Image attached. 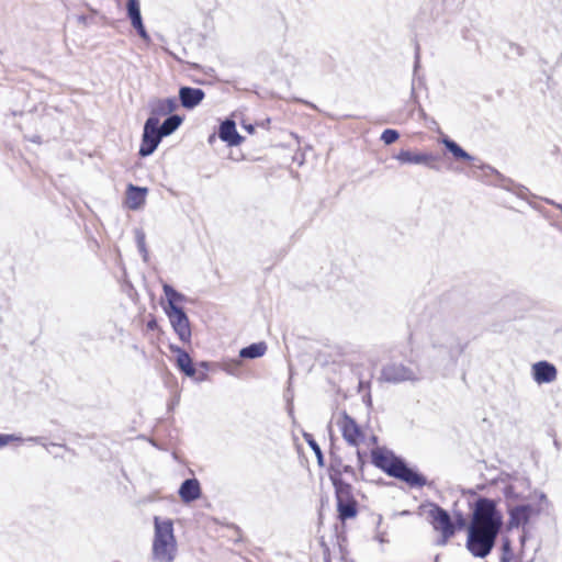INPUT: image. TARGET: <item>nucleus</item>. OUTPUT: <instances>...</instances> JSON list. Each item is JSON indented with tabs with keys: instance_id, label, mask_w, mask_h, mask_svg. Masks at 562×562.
<instances>
[{
	"instance_id": "nucleus-1",
	"label": "nucleus",
	"mask_w": 562,
	"mask_h": 562,
	"mask_svg": "<svg viewBox=\"0 0 562 562\" xmlns=\"http://www.w3.org/2000/svg\"><path fill=\"white\" fill-rule=\"evenodd\" d=\"M503 525L502 514L490 498H480L475 504L468 528L467 549L475 558L487 557L494 548Z\"/></svg>"
},
{
	"instance_id": "nucleus-2",
	"label": "nucleus",
	"mask_w": 562,
	"mask_h": 562,
	"mask_svg": "<svg viewBox=\"0 0 562 562\" xmlns=\"http://www.w3.org/2000/svg\"><path fill=\"white\" fill-rule=\"evenodd\" d=\"M178 557V542L173 521L169 518L154 517V537L151 543L153 562H175Z\"/></svg>"
},
{
	"instance_id": "nucleus-3",
	"label": "nucleus",
	"mask_w": 562,
	"mask_h": 562,
	"mask_svg": "<svg viewBox=\"0 0 562 562\" xmlns=\"http://www.w3.org/2000/svg\"><path fill=\"white\" fill-rule=\"evenodd\" d=\"M372 462L390 476L404 481L411 487H423L428 484L424 475L408 468L401 459L389 451L373 450Z\"/></svg>"
},
{
	"instance_id": "nucleus-4",
	"label": "nucleus",
	"mask_w": 562,
	"mask_h": 562,
	"mask_svg": "<svg viewBox=\"0 0 562 562\" xmlns=\"http://www.w3.org/2000/svg\"><path fill=\"white\" fill-rule=\"evenodd\" d=\"M508 513V522L507 528L509 530L514 528H521L522 535L520 537L521 544L525 543L527 539V526L532 522V520L537 519L541 514L540 506L532 504H510L507 508Z\"/></svg>"
},
{
	"instance_id": "nucleus-5",
	"label": "nucleus",
	"mask_w": 562,
	"mask_h": 562,
	"mask_svg": "<svg viewBox=\"0 0 562 562\" xmlns=\"http://www.w3.org/2000/svg\"><path fill=\"white\" fill-rule=\"evenodd\" d=\"M427 506L429 507L428 520L434 530L440 533L437 544L446 546L449 539L454 536L456 526L446 509L435 503H429Z\"/></svg>"
},
{
	"instance_id": "nucleus-6",
	"label": "nucleus",
	"mask_w": 562,
	"mask_h": 562,
	"mask_svg": "<svg viewBox=\"0 0 562 562\" xmlns=\"http://www.w3.org/2000/svg\"><path fill=\"white\" fill-rule=\"evenodd\" d=\"M381 379L389 383L417 382L422 379V372L401 362H390L382 368Z\"/></svg>"
},
{
	"instance_id": "nucleus-7",
	"label": "nucleus",
	"mask_w": 562,
	"mask_h": 562,
	"mask_svg": "<svg viewBox=\"0 0 562 562\" xmlns=\"http://www.w3.org/2000/svg\"><path fill=\"white\" fill-rule=\"evenodd\" d=\"M160 119L157 113L154 112L151 116L147 119L144 125L142 144L139 147V156L147 157L151 155L158 147L162 135L159 128Z\"/></svg>"
},
{
	"instance_id": "nucleus-8",
	"label": "nucleus",
	"mask_w": 562,
	"mask_h": 562,
	"mask_svg": "<svg viewBox=\"0 0 562 562\" xmlns=\"http://www.w3.org/2000/svg\"><path fill=\"white\" fill-rule=\"evenodd\" d=\"M335 487L337 510L339 518L345 521L357 516V501L352 494V486L348 483L333 484Z\"/></svg>"
},
{
	"instance_id": "nucleus-9",
	"label": "nucleus",
	"mask_w": 562,
	"mask_h": 562,
	"mask_svg": "<svg viewBox=\"0 0 562 562\" xmlns=\"http://www.w3.org/2000/svg\"><path fill=\"white\" fill-rule=\"evenodd\" d=\"M336 425L348 445L358 447L364 440V434L360 426L346 412L338 414Z\"/></svg>"
},
{
	"instance_id": "nucleus-10",
	"label": "nucleus",
	"mask_w": 562,
	"mask_h": 562,
	"mask_svg": "<svg viewBox=\"0 0 562 562\" xmlns=\"http://www.w3.org/2000/svg\"><path fill=\"white\" fill-rule=\"evenodd\" d=\"M166 314L179 339L183 342H189L191 339V328L184 311L182 308H173V311H167Z\"/></svg>"
},
{
	"instance_id": "nucleus-11",
	"label": "nucleus",
	"mask_w": 562,
	"mask_h": 562,
	"mask_svg": "<svg viewBox=\"0 0 562 562\" xmlns=\"http://www.w3.org/2000/svg\"><path fill=\"white\" fill-rule=\"evenodd\" d=\"M531 375L537 384H549L557 380L558 370L554 364L542 360L532 364Z\"/></svg>"
},
{
	"instance_id": "nucleus-12",
	"label": "nucleus",
	"mask_w": 562,
	"mask_h": 562,
	"mask_svg": "<svg viewBox=\"0 0 562 562\" xmlns=\"http://www.w3.org/2000/svg\"><path fill=\"white\" fill-rule=\"evenodd\" d=\"M328 471H329V479L333 484H338V482L346 483L342 480L344 474L350 475L351 477H356L355 469L350 464L345 463L342 461V459L335 453L330 454V462H329Z\"/></svg>"
},
{
	"instance_id": "nucleus-13",
	"label": "nucleus",
	"mask_w": 562,
	"mask_h": 562,
	"mask_svg": "<svg viewBox=\"0 0 562 562\" xmlns=\"http://www.w3.org/2000/svg\"><path fill=\"white\" fill-rule=\"evenodd\" d=\"M218 138L228 147L239 146L244 142V137L237 132L236 123L232 119L224 120L217 131Z\"/></svg>"
},
{
	"instance_id": "nucleus-14",
	"label": "nucleus",
	"mask_w": 562,
	"mask_h": 562,
	"mask_svg": "<svg viewBox=\"0 0 562 562\" xmlns=\"http://www.w3.org/2000/svg\"><path fill=\"white\" fill-rule=\"evenodd\" d=\"M395 158L403 165H429L435 159L431 154L411 150H401Z\"/></svg>"
},
{
	"instance_id": "nucleus-15",
	"label": "nucleus",
	"mask_w": 562,
	"mask_h": 562,
	"mask_svg": "<svg viewBox=\"0 0 562 562\" xmlns=\"http://www.w3.org/2000/svg\"><path fill=\"white\" fill-rule=\"evenodd\" d=\"M179 496L184 503H191L201 496L200 483L196 479L183 481L179 488Z\"/></svg>"
},
{
	"instance_id": "nucleus-16",
	"label": "nucleus",
	"mask_w": 562,
	"mask_h": 562,
	"mask_svg": "<svg viewBox=\"0 0 562 562\" xmlns=\"http://www.w3.org/2000/svg\"><path fill=\"white\" fill-rule=\"evenodd\" d=\"M204 95V91L200 88L181 87L179 90L180 105H199Z\"/></svg>"
},
{
	"instance_id": "nucleus-17",
	"label": "nucleus",
	"mask_w": 562,
	"mask_h": 562,
	"mask_svg": "<svg viewBox=\"0 0 562 562\" xmlns=\"http://www.w3.org/2000/svg\"><path fill=\"white\" fill-rule=\"evenodd\" d=\"M169 348L172 352L177 353V364L179 369L183 371L188 376H193L195 374V369L189 353L175 345H170Z\"/></svg>"
},
{
	"instance_id": "nucleus-18",
	"label": "nucleus",
	"mask_w": 562,
	"mask_h": 562,
	"mask_svg": "<svg viewBox=\"0 0 562 562\" xmlns=\"http://www.w3.org/2000/svg\"><path fill=\"white\" fill-rule=\"evenodd\" d=\"M147 193L146 188L128 186L127 189V205L131 210H137L145 203V196Z\"/></svg>"
},
{
	"instance_id": "nucleus-19",
	"label": "nucleus",
	"mask_w": 562,
	"mask_h": 562,
	"mask_svg": "<svg viewBox=\"0 0 562 562\" xmlns=\"http://www.w3.org/2000/svg\"><path fill=\"white\" fill-rule=\"evenodd\" d=\"M162 290L165 293V296L168 301V306L165 307V312L167 311H173V308H181L178 303H182L186 301V296L178 291H176L171 285L165 283L162 285Z\"/></svg>"
},
{
	"instance_id": "nucleus-20",
	"label": "nucleus",
	"mask_w": 562,
	"mask_h": 562,
	"mask_svg": "<svg viewBox=\"0 0 562 562\" xmlns=\"http://www.w3.org/2000/svg\"><path fill=\"white\" fill-rule=\"evenodd\" d=\"M267 351V345L265 342L251 344L248 347L243 348L239 351V356L246 359H255L262 357Z\"/></svg>"
},
{
	"instance_id": "nucleus-21",
	"label": "nucleus",
	"mask_w": 562,
	"mask_h": 562,
	"mask_svg": "<svg viewBox=\"0 0 562 562\" xmlns=\"http://www.w3.org/2000/svg\"><path fill=\"white\" fill-rule=\"evenodd\" d=\"M519 482H513L505 486L504 496L507 502V506L510 504H517L518 501H524L526 497L519 491Z\"/></svg>"
},
{
	"instance_id": "nucleus-22",
	"label": "nucleus",
	"mask_w": 562,
	"mask_h": 562,
	"mask_svg": "<svg viewBox=\"0 0 562 562\" xmlns=\"http://www.w3.org/2000/svg\"><path fill=\"white\" fill-rule=\"evenodd\" d=\"M183 119L180 115L173 114L168 116L162 124L159 123V128L162 137L172 134L182 123Z\"/></svg>"
},
{
	"instance_id": "nucleus-23",
	"label": "nucleus",
	"mask_w": 562,
	"mask_h": 562,
	"mask_svg": "<svg viewBox=\"0 0 562 562\" xmlns=\"http://www.w3.org/2000/svg\"><path fill=\"white\" fill-rule=\"evenodd\" d=\"M442 144L446 146V148L454 156L456 159H463L472 161L474 160V157L469 155L464 149H462L456 142L452 139L445 137L442 139Z\"/></svg>"
},
{
	"instance_id": "nucleus-24",
	"label": "nucleus",
	"mask_w": 562,
	"mask_h": 562,
	"mask_svg": "<svg viewBox=\"0 0 562 562\" xmlns=\"http://www.w3.org/2000/svg\"><path fill=\"white\" fill-rule=\"evenodd\" d=\"M126 9H127V16L131 20V24L143 21L142 14H140L139 0H127Z\"/></svg>"
},
{
	"instance_id": "nucleus-25",
	"label": "nucleus",
	"mask_w": 562,
	"mask_h": 562,
	"mask_svg": "<svg viewBox=\"0 0 562 562\" xmlns=\"http://www.w3.org/2000/svg\"><path fill=\"white\" fill-rule=\"evenodd\" d=\"M303 438L307 442V445L311 447L313 452L315 453L318 465L319 467H324V456H323V452H322L321 447L318 446V443L314 440L313 436L311 434L304 432L303 434Z\"/></svg>"
},
{
	"instance_id": "nucleus-26",
	"label": "nucleus",
	"mask_w": 562,
	"mask_h": 562,
	"mask_svg": "<svg viewBox=\"0 0 562 562\" xmlns=\"http://www.w3.org/2000/svg\"><path fill=\"white\" fill-rule=\"evenodd\" d=\"M400 137V134L397 131L395 130H391V128H387L385 130L382 135H381V140L385 144V145H390L392 143H394L395 140H397Z\"/></svg>"
},
{
	"instance_id": "nucleus-27",
	"label": "nucleus",
	"mask_w": 562,
	"mask_h": 562,
	"mask_svg": "<svg viewBox=\"0 0 562 562\" xmlns=\"http://www.w3.org/2000/svg\"><path fill=\"white\" fill-rule=\"evenodd\" d=\"M133 27L136 30L137 34L144 40L149 41V35L143 24V21H139L137 23L132 24Z\"/></svg>"
},
{
	"instance_id": "nucleus-28",
	"label": "nucleus",
	"mask_w": 562,
	"mask_h": 562,
	"mask_svg": "<svg viewBox=\"0 0 562 562\" xmlns=\"http://www.w3.org/2000/svg\"><path fill=\"white\" fill-rule=\"evenodd\" d=\"M137 244H138L139 251L144 255V259L146 260L147 250L145 247V236L140 232L137 233Z\"/></svg>"
},
{
	"instance_id": "nucleus-29",
	"label": "nucleus",
	"mask_w": 562,
	"mask_h": 562,
	"mask_svg": "<svg viewBox=\"0 0 562 562\" xmlns=\"http://www.w3.org/2000/svg\"><path fill=\"white\" fill-rule=\"evenodd\" d=\"M19 440H21V438L15 435H1L0 434V448L8 445L11 441H19Z\"/></svg>"
},
{
	"instance_id": "nucleus-30",
	"label": "nucleus",
	"mask_w": 562,
	"mask_h": 562,
	"mask_svg": "<svg viewBox=\"0 0 562 562\" xmlns=\"http://www.w3.org/2000/svg\"><path fill=\"white\" fill-rule=\"evenodd\" d=\"M154 105H178L177 104V98L176 97H168V98L159 100Z\"/></svg>"
},
{
	"instance_id": "nucleus-31",
	"label": "nucleus",
	"mask_w": 562,
	"mask_h": 562,
	"mask_svg": "<svg viewBox=\"0 0 562 562\" xmlns=\"http://www.w3.org/2000/svg\"><path fill=\"white\" fill-rule=\"evenodd\" d=\"M419 67V46H416L415 52V64H414V71L416 72L417 68Z\"/></svg>"
},
{
	"instance_id": "nucleus-32",
	"label": "nucleus",
	"mask_w": 562,
	"mask_h": 562,
	"mask_svg": "<svg viewBox=\"0 0 562 562\" xmlns=\"http://www.w3.org/2000/svg\"><path fill=\"white\" fill-rule=\"evenodd\" d=\"M147 327L149 329H155L157 327V322L155 319H151L147 323Z\"/></svg>"
},
{
	"instance_id": "nucleus-33",
	"label": "nucleus",
	"mask_w": 562,
	"mask_h": 562,
	"mask_svg": "<svg viewBox=\"0 0 562 562\" xmlns=\"http://www.w3.org/2000/svg\"><path fill=\"white\" fill-rule=\"evenodd\" d=\"M357 460H358V463L360 467L363 465V458H362V454L359 450H357Z\"/></svg>"
},
{
	"instance_id": "nucleus-34",
	"label": "nucleus",
	"mask_w": 562,
	"mask_h": 562,
	"mask_svg": "<svg viewBox=\"0 0 562 562\" xmlns=\"http://www.w3.org/2000/svg\"><path fill=\"white\" fill-rule=\"evenodd\" d=\"M412 94L414 97V102L416 105H420V101L417 99V95L415 93V88L412 89Z\"/></svg>"
},
{
	"instance_id": "nucleus-35",
	"label": "nucleus",
	"mask_w": 562,
	"mask_h": 562,
	"mask_svg": "<svg viewBox=\"0 0 562 562\" xmlns=\"http://www.w3.org/2000/svg\"><path fill=\"white\" fill-rule=\"evenodd\" d=\"M215 138H216V135H215V134L210 135V136H209V139H207V143H209L210 145H212V144L214 143Z\"/></svg>"
},
{
	"instance_id": "nucleus-36",
	"label": "nucleus",
	"mask_w": 562,
	"mask_h": 562,
	"mask_svg": "<svg viewBox=\"0 0 562 562\" xmlns=\"http://www.w3.org/2000/svg\"><path fill=\"white\" fill-rule=\"evenodd\" d=\"M29 441H35V442H41L42 438L40 437H31L27 439Z\"/></svg>"
},
{
	"instance_id": "nucleus-37",
	"label": "nucleus",
	"mask_w": 562,
	"mask_h": 562,
	"mask_svg": "<svg viewBox=\"0 0 562 562\" xmlns=\"http://www.w3.org/2000/svg\"><path fill=\"white\" fill-rule=\"evenodd\" d=\"M244 127H245L249 133H252V132H254V126H252V125H244Z\"/></svg>"
},
{
	"instance_id": "nucleus-38",
	"label": "nucleus",
	"mask_w": 562,
	"mask_h": 562,
	"mask_svg": "<svg viewBox=\"0 0 562 562\" xmlns=\"http://www.w3.org/2000/svg\"><path fill=\"white\" fill-rule=\"evenodd\" d=\"M31 140H32V142H34V143H40V142H41V140H40V136H35V137H33V138H31Z\"/></svg>"
},
{
	"instance_id": "nucleus-39",
	"label": "nucleus",
	"mask_w": 562,
	"mask_h": 562,
	"mask_svg": "<svg viewBox=\"0 0 562 562\" xmlns=\"http://www.w3.org/2000/svg\"><path fill=\"white\" fill-rule=\"evenodd\" d=\"M540 499H541V501H546V499H547L546 495H544V494H541V495H540Z\"/></svg>"
},
{
	"instance_id": "nucleus-40",
	"label": "nucleus",
	"mask_w": 562,
	"mask_h": 562,
	"mask_svg": "<svg viewBox=\"0 0 562 562\" xmlns=\"http://www.w3.org/2000/svg\"><path fill=\"white\" fill-rule=\"evenodd\" d=\"M79 21L85 22L86 18L85 16H79Z\"/></svg>"
},
{
	"instance_id": "nucleus-41",
	"label": "nucleus",
	"mask_w": 562,
	"mask_h": 562,
	"mask_svg": "<svg viewBox=\"0 0 562 562\" xmlns=\"http://www.w3.org/2000/svg\"><path fill=\"white\" fill-rule=\"evenodd\" d=\"M305 105L312 106V105H315V104L311 103V102H305Z\"/></svg>"
},
{
	"instance_id": "nucleus-42",
	"label": "nucleus",
	"mask_w": 562,
	"mask_h": 562,
	"mask_svg": "<svg viewBox=\"0 0 562 562\" xmlns=\"http://www.w3.org/2000/svg\"><path fill=\"white\" fill-rule=\"evenodd\" d=\"M508 547H509V544H508V542H506V543L504 544V548H505V549H508Z\"/></svg>"
}]
</instances>
